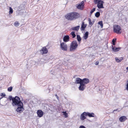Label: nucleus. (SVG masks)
I'll list each match as a JSON object with an SVG mask.
<instances>
[{
	"label": "nucleus",
	"instance_id": "nucleus-1",
	"mask_svg": "<svg viewBox=\"0 0 128 128\" xmlns=\"http://www.w3.org/2000/svg\"><path fill=\"white\" fill-rule=\"evenodd\" d=\"M80 16V14L78 13L73 12L67 14L65 15V17L67 20L72 21L78 18Z\"/></svg>",
	"mask_w": 128,
	"mask_h": 128
},
{
	"label": "nucleus",
	"instance_id": "nucleus-2",
	"mask_svg": "<svg viewBox=\"0 0 128 128\" xmlns=\"http://www.w3.org/2000/svg\"><path fill=\"white\" fill-rule=\"evenodd\" d=\"M17 107L16 111L18 112L21 113L24 110L23 108V104L20 100L16 104V107Z\"/></svg>",
	"mask_w": 128,
	"mask_h": 128
},
{
	"label": "nucleus",
	"instance_id": "nucleus-3",
	"mask_svg": "<svg viewBox=\"0 0 128 128\" xmlns=\"http://www.w3.org/2000/svg\"><path fill=\"white\" fill-rule=\"evenodd\" d=\"M17 107L16 111L18 112L21 113L24 110L23 108V104L20 100L16 104V107Z\"/></svg>",
	"mask_w": 128,
	"mask_h": 128
},
{
	"label": "nucleus",
	"instance_id": "nucleus-4",
	"mask_svg": "<svg viewBox=\"0 0 128 128\" xmlns=\"http://www.w3.org/2000/svg\"><path fill=\"white\" fill-rule=\"evenodd\" d=\"M78 46L77 42L76 40L73 41L71 43L70 49L71 52L74 51L77 48Z\"/></svg>",
	"mask_w": 128,
	"mask_h": 128
},
{
	"label": "nucleus",
	"instance_id": "nucleus-5",
	"mask_svg": "<svg viewBox=\"0 0 128 128\" xmlns=\"http://www.w3.org/2000/svg\"><path fill=\"white\" fill-rule=\"evenodd\" d=\"M94 2L95 4L97 3V6L98 8H104L103 6L104 2L101 0H94Z\"/></svg>",
	"mask_w": 128,
	"mask_h": 128
},
{
	"label": "nucleus",
	"instance_id": "nucleus-6",
	"mask_svg": "<svg viewBox=\"0 0 128 128\" xmlns=\"http://www.w3.org/2000/svg\"><path fill=\"white\" fill-rule=\"evenodd\" d=\"M114 32L118 34H120L121 32L120 31L121 28L120 26L117 25H115L114 26Z\"/></svg>",
	"mask_w": 128,
	"mask_h": 128
},
{
	"label": "nucleus",
	"instance_id": "nucleus-7",
	"mask_svg": "<svg viewBox=\"0 0 128 128\" xmlns=\"http://www.w3.org/2000/svg\"><path fill=\"white\" fill-rule=\"evenodd\" d=\"M20 100V98L19 97L17 96H15L14 98V99L12 100V106H14L16 107V104Z\"/></svg>",
	"mask_w": 128,
	"mask_h": 128
},
{
	"label": "nucleus",
	"instance_id": "nucleus-8",
	"mask_svg": "<svg viewBox=\"0 0 128 128\" xmlns=\"http://www.w3.org/2000/svg\"><path fill=\"white\" fill-rule=\"evenodd\" d=\"M60 48L61 49L64 51H66L68 49V47L66 44L63 42L60 44Z\"/></svg>",
	"mask_w": 128,
	"mask_h": 128
},
{
	"label": "nucleus",
	"instance_id": "nucleus-9",
	"mask_svg": "<svg viewBox=\"0 0 128 128\" xmlns=\"http://www.w3.org/2000/svg\"><path fill=\"white\" fill-rule=\"evenodd\" d=\"M84 2L82 1L80 4H76V6L78 9L82 10L84 8Z\"/></svg>",
	"mask_w": 128,
	"mask_h": 128
},
{
	"label": "nucleus",
	"instance_id": "nucleus-10",
	"mask_svg": "<svg viewBox=\"0 0 128 128\" xmlns=\"http://www.w3.org/2000/svg\"><path fill=\"white\" fill-rule=\"evenodd\" d=\"M40 53L42 54H46L48 52V50L45 47H43L40 50Z\"/></svg>",
	"mask_w": 128,
	"mask_h": 128
},
{
	"label": "nucleus",
	"instance_id": "nucleus-11",
	"mask_svg": "<svg viewBox=\"0 0 128 128\" xmlns=\"http://www.w3.org/2000/svg\"><path fill=\"white\" fill-rule=\"evenodd\" d=\"M86 112H84L81 115L80 118L81 120H83L86 119V116H87Z\"/></svg>",
	"mask_w": 128,
	"mask_h": 128
},
{
	"label": "nucleus",
	"instance_id": "nucleus-12",
	"mask_svg": "<svg viewBox=\"0 0 128 128\" xmlns=\"http://www.w3.org/2000/svg\"><path fill=\"white\" fill-rule=\"evenodd\" d=\"M36 113L38 116L40 118L42 117L44 114V112L41 110H38L37 111Z\"/></svg>",
	"mask_w": 128,
	"mask_h": 128
},
{
	"label": "nucleus",
	"instance_id": "nucleus-13",
	"mask_svg": "<svg viewBox=\"0 0 128 128\" xmlns=\"http://www.w3.org/2000/svg\"><path fill=\"white\" fill-rule=\"evenodd\" d=\"M86 86L84 84L80 83V85L78 87V89L80 90H84L86 88Z\"/></svg>",
	"mask_w": 128,
	"mask_h": 128
},
{
	"label": "nucleus",
	"instance_id": "nucleus-14",
	"mask_svg": "<svg viewBox=\"0 0 128 128\" xmlns=\"http://www.w3.org/2000/svg\"><path fill=\"white\" fill-rule=\"evenodd\" d=\"M89 82V80L87 78H84L82 80V83L85 85L88 83Z\"/></svg>",
	"mask_w": 128,
	"mask_h": 128
},
{
	"label": "nucleus",
	"instance_id": "nucleus-15",
	"mask_svg": "<svg viewBox=\"0 0 128 128\" xmlns=\"http://www.w3.org/2000/svg\"><path fill=\"white\" fill-rule=\"evenodd\" d=\"M127 119V118L125 116H122L119 118V120L120 122H124Z\"/></svg>",
	"mask_w": 128,
	"mask_h": 128
},
{
	"label": "nucleus",
	"instance_id": "nucleus-16",
	"mask_svg": "<svg viewBox=\"0 0 128 128\" xmlns=\"http://www.w3.org/2000/svg\"><path fill=\"white\" fill-rule=\"evenodd\" d=\"M86 26L87 24H84V22H82L81 26V27L80 28L81 30V31L84 30H85V28L86 27Z\"/></svg>",
	"mask_w": 128,
	"mask_h": 128
},
{
	"label": "nucleus",
	"instance_id": "nucleus-17",
	"mask_svg": "<svg viewBox=\"0 0 128 128\" xmlns=\"http://www.w3.org/2000/svg\"><path fill=\"white\" fill-rule=\"evenodd\" d=\"M112 50L114 52H118L120 50L121 48L120 47L116 48L114 46L113 47V46H112Z\"/></svg>",
	"mask_w": 128,
	"mask_h": 128
},
{
	"label": "nucleus",
	"instance_id": "nucleus-18",
	"mask_svg": "<svg viewBox=\"0 0 128 128\" xmlns=\"http://www.w3.org/2000/svg\"><path fill=\"white\" fill-rule=\"evenodd\" d=\"M69 37L68 35L65 36L63 38V40L65 42H66L69 41Z\"/></svg>",
	"mask_w": 128,
	"mask_h": 128
},
{
	"label": "nucleus",
	"instance_id": "nucleus-19",
	"mask_svg": "<svg viewBox=\"0 0 128 128\" xmlns=\"http://www.w3.org/2000/svg\"><path fill=\"white\" fill-rule=\"evenodd\" d=\"M82 79L79 78H77L76 79V81L75 82V83L76 84H78L82 83Z\"/></svg>",
	"mask_w": 128,
	"mask_h": 128
},
{
	"label": "nucleus",
	"instance_id": "nucleus-20",
	"mask_svg": "<svg viewBox=\"0 0 128 128\" xmlns=\"http://www.w3.org/2000/svg\"><path fill=\"white\" fill-rule=\"evenodd\" d=\"M115 58V61L117 62H120L123 59V58L122 57L119 58H118L116 57Z\"/></svg>",
	"mask_w": 128,
	"mask_h": 128
},
{
	"label": "nucleus",
	"instance_id": "nucleus-21",
	"mask_svg": "<svg viewBox=\"0 0 128 128\" xmlns=\"http://www.w3.org/2000/svg\"><path fill=\"white\" fill-rule=\"evenodd\" d=\"M88 32H86L85 34H84V36H83V38L85 40L88 37Z\"/></svg>",
	"mask_w": 128,
	"mask_h": 128
},
{
	"label": "nucleus",
	"instance_id": "nucleus-22",
	"mask_svg": "<svg viewBox=\"0 0 128 128\" xmlns=\"http://www.w3.org/2000/svg\"><path fill=\"white\" fill-rule=\"evenodd\" d=\"M80 26H76L73 27L72 28V30L78 31L80 28Z\"/></svg>",
	"mask_w": 128,
	"mask_h": 128
},
{
	"label": "nucleus",
	"instance_id": "nucleus-23",
	"mask_svg": "<svg viewBox=\"0 0 128 128\" xmlns=\"http://www.w3.org/2000/svg\"><path fill=\"white\" fill-rule=\"evenodd\" d=\"M87 115L89 117H94V113H90L89 112H86Z\"/></svg>",
	"mask_w": 128,
	"mask_h": 128
},
{
	"label": "nucleus",
	"instance_id": "nucleus-24",
	"mask_svg": "<svg viewBox=\"0 0 128 128\" xmlns=\"http://www.w3.org/2000/svg\"><path fill=\"white\" fill-rule=\"evenodd\" d=\"M76 36L77 40L79 42H80L81 41V40L80 37V36L78 35H77Z\"/></svg>",
	"mask_w": 128,
	"mask_h": 128
},
{
	"label": "nucleus",
	"instance_id": "nucleus-25",
	"mask_svg": "<svg viewBox=\"0 0 128 128\" xmlns=\"http://www.w3.org/2000/svg\"><path fill=\"white\" fill-rule=\"evenodd\" d=\"M70 34L72 36V37L73 38H74L76 36V35L75 34V32L74 31L70 33Z\"/></svg>",
	"mask_w": 128,
	"mask_h": 128
},
{
	"label": "nucleus",
	"instance_id": "nucleus-26",
	"mask_svg": "<svg viewBox=\"0 0 128 128\" xmlns=\"http://www.w3.org/2000/svg\"><path fill=\"white\" fill-rule=\"evenodd\" d=\"M98 24L100 25V27L101 28H102L103 27V24L102 22V21H101L99 22H98Z\"/></svg>",
	"mask_w": 128,
	"mask_h": 128
},
{
	"label": "nucleus",
	"instance_id": "nucleus-27",
	"mask_svg": "<svg viewBox=\"0 0 128 128\" xmlns=\"http://www.w3.org/2000/svg\"><path fill=\"white\" fill-rule=\"evenodd\" d=\"M100 15V12H97L95 14V16L97 18Z\"/></svg>",
	"mask_w": 128,
	"mask_h": 128
},
{
	"label": "nucleus",
	"instance_id": "nucleus-28",
	"mask_svg": "<svg viewBox=\"0 0 128 128\" xmlns=\"http://www.w3.org/2000/svg\"><path fill=\"white\" fill-rule=\"evenodd\" d=\"M19 23H18V22H16L14 24V26L16 27L19 26Z\"/></svg>",
	"mask_w": 128,
	"mask_h": 128
},
{
	"label": "nucleus",
	"instance_id": "nucleus-29",
	"mask_svg": "<svg viewBox=\"0 0 128 128\" xmlns=\"http://www.w3.org/2000/svg\"><path fill=\"white\" fill-rule=\"evenodd\" d=\"M10 11H9V14H12L13 13V10L12 8L11 7H10Z\"/></svg>",
	"mask_w": 128,
	"mask_h": 128
},
{
	"label": "nucleus",
	"instance_id": "nucleus-30",
	"mask_svg": "<svg viewBox=\"0 0 128 128\" xmlns=\"http://www.w3.org/2000/svg\"><path fill=\"white\" fill-rule=\"evenodd\" d=\"M62 113L65 116L66 118L68 116V114L66 112H63Z\"/></svg>",
	"mask_w": 128,
	"mask_h": 128
},
{
	"label": "nucleus",
	"instance_id": "nucleus-31",
	"mask_svg": "<svg viewBox=\"0 0 128 128\" xmlns=\"http://www.w3.org/2000/svg\"><path fill=\"white\" fill-rule=\"evenodd\" d=\"M12 86L9 87L8 89V90L9 92H11L12 91Z\"/></svg>",
	"mask_w": 128,
	"mask_h": 128
},
{
	"label": "nucleus",
	"instance_id": "nucleus-32",
	"mask_svg": "<svg viewBox=\"0 0 128 128\" xmlns=\"http://www.w3.org/2000/svg\"><path fill=\"white\" fill-rule=\"evenodd\" d=\"M88 21L90 24L92 25V22L90 19V18H88Z\"/></svg>",
	"mask_w": 128,
	"mask_h": 128
},
{
	"label": "nucleus",
	"instance_id": "nucleus-33",
	"mask_svg": "<svg viewBox=\"0 0 128 128\" xmlns=\"http://www.w3.org/2000/svg\"><path fill=\"white\" fill-rule=\"evenodd\" d=\"M14 97L12 98L11 96H9L8 99H9L10 100H12H12L14 99Z\"/></svg>",
	"mask_w": 128,
	"mask_h": 128
},
{
	"label": "nucleus",
	"instance_id": "nucleus-34",
	"mask_svg": "<svg viewBox=\"0 0 128 128\" xmlns=\"http://www.w3.org/2000/svg\"><path fill=\"white\" fill-rule=\"evenodd\" d=\"M95 8H94L90 12V13L91 14H92L94 11H95Z\"/></svg>",
	"mask_w": 128,
	"mask_h": 128
},
{
	"label": "nucleus",
	"instance_id": "nucleus-35",
	"mask_svg": "<svg viewBox=\"0 0 128 128\" xmlns=\"http://www.w3.org/2000/svg\"><path fill=\"white\" fill-rule=\"evenodd\" d=\"M126 82H127V83L126 85V89L127 90H128V81H127Z\"/></svg>",
	"mask_w": 128,
	"mask_h": 128
},
{
	"label": "nucleus",
	"instance_id": "nucleus-36",
	"mask_svg": "<svg viewBox=\"0 0 128 128\" xmlns=\"http://www.w3.org/2000/svg\"><path fill=\"white\" fill-rule=\"evenodd\" d=\"M1 96H6V95L4 93H2L1 94Z\"/></svg>",
	"mask_w": 128,
	"mask_h": 128
},
{
	"label": "nucleus",
	"instance_id": "nucleus-37",
	"mask_svg": "<svg viewBox=\"0 0 128 128\" xmlns=\"http://www.w3.org/2000/svg\"><path fill=\"white\" fill-rule=\"evenodd\" d=\"M79 128H86L84 126H80Z\"/></svg>",
	"mask_w": 128,
	"mask_h": 128
},
{
	"label": "nucleus",
	"instance_id": "nucleus-38",
	"mask_svg": "<svg viewBox=\"0 0 128 128\" xmlns=\"http://www.w3.org/2000/svg\"><path fill=\"white\" fill-rule=\"evenodd\" d=\"M116 38H115V39H113L112 40V42H115L116 40Z\"/></svg>",
	"mask_w": 128,
	"mask_h": 128
},
{
	"label": "nucleus",
	"instance_id": "nucleus-39",
	"mask_svg": "<svg viewBox=\"0 0 128 128\" xmlns=\"http://www.w3.org/2000/svg\"><path fill=\"white\" fill-rule=\"evenodd\" d=\"M55 96H56V98L57 99V100H59V98L58 97V96H57V94H56Z\"/></svg>",
	"mask_w": 128,
	"mask_h": 128
},
{
	"label": "nucleus",
	"instance_id": "nucleus-40",
	"mask_svg": "<svg viewBox=\"0 0 128 128\" xmlns=\"http://www.w3.org/2000/svg\"><path fill=\"white\" fill-rule=\"evenodd\" d=\"M99 64V62L98 61H97L95 63V64L96 65H97Z\"/></svg>",
	"mask_w": 128,
	"mask_h": 128
},
{
	"label": "nucleus",
	"instance_id": "nucleus-41",
	"mask_svg": "<svg viewBox=\"0 0 128 128\" xmlns=\"http://www.w3.org/2000/svg\"><path fill=\"white\" fill-rule=\"evenodd\" d=\"M32 64H35V62L34 61H32Z\"/></svg>",
	"mask_w": 128,
	"mask_h": 128
},
{
	"label": "nucleus",
	"instance_id": "nucleus-42",
	"mask_svg": "<svg viewBox=\"0 0 128 128\" xmlns=\"http://www.w3.org/2000/svg\"><path fill=\"white\" fill-rule=\"evenodd\" d=\"M92 22V25L94 22V21L93 20Z\"/></svg>",
	"mask_w": 128,
	"mask_h": 128
},
{
	"label": "nucleus",
	"instance_id": "nucleus-43",
	"mask_svg": "<svg viewBox=\"0 0 128 128\" xmlns=\"http://www.w3.org/2000/svg\"><path fill=\"white\" fill-rule=\"evenodd\" d=\"M112 44L114 45L115 44V42H112Z\"/></svg>",
	"mask_w": 128,
	"mask_h": 128
},
{
	"label": "nucleus",
	"instance_id": "nucleus-44",
	"mask_svg": "<svg viewBox=\"0 0 128 128\" xmlns=\"http://www.w3.org/2000/svg\"><path fill=\"white\" fill-rule=\"evenodd\" d=\"M117 110H118V109H117L116 110H114L113 112H114V111H116Z\"/></svg>",
	"mask_w": 128,
	"mask_h": 128
},
{
	"label": "nucleus",
	"instance_id": "nucleus-45",
	"mask_svg": "<svg viewBox=\"0 0 128 128\" xmlns=\"http://www.w3.org/2000/svg\"><path fill=\"white\" fill-rule=\"evenodd\" d=\"M126 69L127 70H128V67H127L126 68Z\"/></svg>",
	"mask_w": 128,
	"mask_h": 128
}]
</instances>
